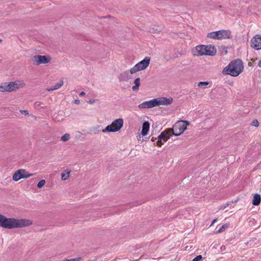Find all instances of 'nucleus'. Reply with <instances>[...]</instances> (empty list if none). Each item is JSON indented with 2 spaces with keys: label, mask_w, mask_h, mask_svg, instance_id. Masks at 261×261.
Listing matches in <instances>:
<instances>
[{
  "label": "nucleus",
  "mask_w": 261,
  "mask_h": 261,
  "mask_svg": "<svg viewBox=\"0 0 261 261\" xmlns=\"http://www.w3.org/2000/svg\"><path fill=\"white\" fill-rule=\"evenodd\" d=\"M202 258V256L201 255H197L194 258L192 261H200Z\"/></svg>",
  "instance_id": "nucleus-27"
},
{
  "label": "nucleus",
  "mask_w": 261,
  "mask_h": 261,
  "mask_svg": "<svg viewBox=\"0 0 261 261\" xmlns=\"http://www.w3.org/2000/svg\"><path fill=\"white\" fill-rule=\"evenodd\" d=\"M63 85V81H60L59 83L55 84L54 86H51L47 89L48 91H53L55 90H57L61 87Z\"/></svg>",
  "instance_id": "nucleus-18"
},
{
  "label": "nucleus",
  "mask_w": 261,
  "mask_h": 261,
  "mask_svg": "<svg viewBox=\"0 0 261 261\" xmlns=\"http://www.w3.org/2000/svg\"><path fill=\"white\" fill-rule=\"evenodd\" d=\"M244 70V65L240 59L231 61L222 70L224 75H230L233 77L238 76Z\"/></svg>",
  "instance_id": "nucleus-2"
},
{
  "label": "nucleus",
  "mask_w": 261,
  "mask_h": 261,
  "mask_svg": "<svg viewBox=\"0 0 261 261\" xmlns=\"http://www.w3.org/2000/svg\"><path fill=\"white\" fill-rule=\"evenodd\" d=\"M230 35L229 31L222 30L209 33L207 34V37L213 39H222L229 38Z\"/></svg>",
  "instance_id": "nucleus-8"
},
{
  "label": "nucleus",
  "mask_w": 261,
  "mask_h": 261,
  "mask_svg": "<svg viewBox=\"0 0 261 261\" xmlns=\"http://www.w3.org/2000/svg\"><path fill=\"white\" fill-rule=\"evenodd\" d=\"M45 180L44 179L41 180L37 184V187L38 188H41L44 185Z\"/></svg>",
  "instance_id": "nucleus-24"
},
{
  "label": "nucleus",
  "mask_w": 261,
  "mask_h": 261,
  "mask_svg": "<svg viewBox=\"0 0 261 261\" xmlns=\"http://www.w3.org/2000/svg\"><path fill=\"white\" fill-rule=\"evenodd\" d=\"M50 58L45 56L37 55L34 57V61L36 65L46 64L49 62Z\"/></svg>",
  "instance_id": "nucleus-12"
},
{
  "label": "nucleus",
  "mask_w": 261,
  "mask_h": 261,
  "mask_svg": "<svg viewBox=\"0 0 261 261\" xmlns=\"http://www.w3.org/2000/svg\"><path fill=\"white\" fill-rule=\"evenodd\" d=\"M85 93L84 92V91H82L81 92L80 94H79V96H83L84 95H85Z\"/></svg>",
  "instance_id": "nucleus-32"
},
{
  "label": "nucleus",
  "mask_w": 261,
  "mask_h": 261,
  "mask_svg": "<svg viewBox=\"0 0 261 261\" xmlns=\"http://www.w3.org/2000/svg\"><path fill=\"white\" fill-rule=\"evenodd\" d=\"M119 78L120 81H127L130 78V76L128 71H124L120 74Z\"/></svg>",
  "instance_id": "nucleus-16"
},
{
  "label": "nucleus",
  "mask_w": 261,
  "mask_h": 261,
  "mask_svg": "<svg viewBox=\"0 0 261 261\" xmlns=\"http://www.w3.org/2000/svg\"><path fill=\"white\" fill-rule=\"evenodd\" d=\"M157 106L161 105L168 106L171 104L173 101V99L171 97H158L156 98Z\"/></svg>",
  "instance_id": "nucleus-13"
},
{
  "label": "nucleus",
  "mask_w": 261,
  "mask_h": 261,
  "mask_svg": "<svg viewBox=\"0 0 261 261\" xmlns=\"http://www.w3.org/2000/svg\"><path fill=\"white\" fill-rule=\"evenodd\" d=\"M2 40L1 39H0V43L2 42Z\"/></svg>",
  "instance_id": "nucleus-37"
},
{
  "label": "nucleus",
  "mask_w": 261,
  "mask_h": 261,
  "mask_svg": "<svg viewBox=\"0 0 261 261\" xmlns=\"http://www.w3.org/2000/svg\"><path fill=\"white\" fill-rule=\"evenodd\" d=\"M70 173V171L69 170H66L63 173H62L61 178L62 180L67 179L69 176Z\"/></svg>",
  "instance_id": "nucleus-20"
},
{
  "label": "nucleus",
  "mask_w": 261,
  "mask_h": 261,
  "mask_svg": "<svg viewBox=\"0 0 261 261\" xmlns=\"http://www.w3.org/2000/svg\"><path fill=\"white\" fill-rule=\"evenodd\" d=\"M157 107L156 98L148 101H145L138 106L139 109H150Z\"/></svg>",
  "instance_id": "nucleus-10"
},
{
  "label": "nucleus",
  "mask_w": 261,
  "mask_h": 261,
  "mask_svg": "<svg viewBox=\"0 0 261 261\" xmlns=\"http://www.w3.org/2000/svg\"><path fill=\"white\" fill-rule=\"evenodd\" d=\"M33 174H29L23 169H19L16 171L13 175V180L17 181L22 178H27L32 176Z\"/></svg>",
  "instance_id": "nucleus-9"
},
{
  "label": "nucleus",
  "mask_w": 261,
  "mask_h": 261,
  "mask_svg": "<svg viewBox=\"0 0 261 261\" xmlns=\"http://www.w3.org/2000/svg\"><path fill=\"white\" fill-rule=\"evenodd\" d=\"M151 141H153V142L154 141L153 138H152Z\"/></svg>",
  "instance_id": "nucleus-36"
},
{
  "label": "nucleus",
  "mask_w": 261,
  "mask_h": 261,
  "mask_svg": "<svg viewBox=\"0 0 261 261\" xmlns=\"http://www.w3.org/2000/svg\"><path fill=\"white\" fill-rule=\"evenodd\" d=\"M251 47L256 50L261 49V36L256 35L251 40Z\"/></svg>",
  "instance_id": "nucleus-11"
},
{
  "label": "nucleus",
  "mask_w": 261,
  "mask_h": 261,
  "mask_svg": "<svg viewBox=\"0 0 261 261\" xmlns=\"http://www.w3.org/2000/svg\"><path fill=\"white\" fill-rule=\"evenodd\" d=\"M217 219H214L211 224V226H212L217 221Z\"/></svg>",
  "instance_id": "nucleus-31"
},
{
  "label": "nucleus",
  "mask_w": 261,
  "mask_h": 261,
  "mask_svg": "<svg viewBox=\"0 0 261 261\" xmlns=\"http://www.w3.org/2000/svg\"><path fill=\"white\" fill-rule=\"evenodd\" d=\"M70 139V135L69 134H64L61 138V140L63 142H66Z\"/></svg>",
  "instance_id": "nucleus-22"
},
{
  "label": "nucleus",
  "mask_w": 261,
  "mask_h": 261,
  "mask_svg": "<svg viewBox=\"0 0 261 261\" xmlns=\"http://www.w3.org/2000/svg\"><path fill=\"white\" fill-rule=\"evenodd\" d=\"M208 84V82H200L198 84V86L200 88L205 87Z\"/></svg>",
  "instance_id": "nucleus-23"
},
{
  "label": "nucleus",
  "mask_w": 261,
  "mask_h": 261,
  "mask_svg": "<svg viewBox=\"0 0 261 261\" xmlns=\"http://www.w3.org/2000/svg\"><path fill=\"white\" fill-rule=\"evenodd\" d=\"M94 100H90L89 103H93L94 102Z\"/></svg>",
  "instance_id": "nucleus-35"
},
{
  "label": "nucleus",
  "mask_w": 261,
  "mask_h": 261,
  "mask_svg": "<svg viewBox=\"0 0 261 261\" xmlns=\"http://www.w3.org/2000/svg\"><path fill=\"white\" fill-rule=\"evenodd\" d=\"M80 102V100L78 99H76L74 101V103L76 104H79Z\"/></svg>",
  "instance_id": "nucleus-33"
},
{
  "label": "nucleus",
  "mask_w": 261,
  "mask_h": 261,
  "mask_svg": "<svg viewBox=\"0 0 261 261\" xmlns=\"http://www.w3.org/2000/svg\"><path fill=\"white\" fill-rule=\"evenodd\" d=\"M20 112L22 114H23L24 115H29V112L27 110H20Z\"/></svg>",
  "instance_id": "nucleus-29"
},
{
  "label": "nucleus",
  "mask_w": 261,
  "mask_h": 261,
  "mask_svg": "<svg viewBox=\"0 0 261 261\" xmlns=\"http://www.w3.org/2000/svg\"><path fill=\"white\" fill-rule=\"evenodd\" d=\"M165 59H166V60H168V58H165Z\"/></svg>",
  "instance_id": "nucleus-38"
},
{
  "label": "nucleus",
  "mask_w": 261,
  "mask_h": 261,
  "mask_svg": "<svg viewBox=\"0 0 261 261\" xmlns=\"http://www.w3.org/2000/svg\"><path fill=\"white\" fill-rule=\"evenodd\" d=\"M260 196L259 194H255L253 198L252 204L254 205H258L260 203Z\"/></svg>",
  "instance_id": "nucleus-17"
},
{
  "label": "nucleus",
  "mask_w": 261,
  "mask_h": 261,
  "mask_svg": "<svg viewBox=\"0 0 261 261\" xmlns=\"http://www.w3.org/2000/svg\"><path fill=\"white\" fill-rule=\"evenodd\" d=\"M156 145L160 147L162 145L163 143L162 142V141L161 140H158L156 142Z\"/></svg>",
  "instance_id": "nucleus-30"
},
{
  "label": "nucleus",
  "mask_w": 261,
  "mask_h": 261,
  "mask_svg": "<svg viewBox=\"0 0 261 261\" xmlns=\"http://www.w3.org/2000/svg\"><path fill=\"white\" fill-rule=\"evenodd\" d=\"M82 259V258L80 257H76L75 258L71 259H65L63 261H80Z\"/></svg>",
  "instance_id": "nucleus-26"
},
{
  "label": "nucleus",
  "mask_w": 261,
  "mask_h": 261,
  "mask_svg": "<svg viewBox=\"0 0 261 261\" xmlns=\"http://www.w3.org/2000/svg\"><path fill=\"white\" fill-rule=\"evenodd\" d=\"M123 125V119L122 118H118L113 121L111 124L108 125L102 132L103 133L116 132L122 127Z\"/></svg>",
  "instance_id": "nucleus-6"
},
{
  "label": "nucleus",
  "mask_w": 261,
  "mask_h": 261,
  "mask_svg": "<svg viewBox=\"0 0 261 261\" xmlns=\"http://www.w3.org/2000/svg\"><path fill=\"white\" fill-rule=\"evenodd\" d=\"M23 83L20 81H16L9 83H3L0 84V92H12L23 86Z\"/></svg>",
  "instance_id": "nucleus-4"
},
{
  "label": "nucleus",
  "mask_w": 261,
  "mask_h": 261,
  "mask_svg": "<svg viewBox=\"0 0 261 261\" xmlns=\"http://www.w3.org/2000/svg\"><path fill=\"white\" fill-rule=\"evenodd\" d=\"M135 85L133 86L132 89L134 91H138L140 85V78H137L134 81Z\"/></svg>",
  "instance_id": "nucleus-19"
},
{
  "label": "nucleus",
  "mask_w": 261,
  "mask_h": 261,
  "mask_svg": "<svg viewBox=\"0 0 261 261\" xmlns=\"http://www.w3.org/2000/svg\"><path fill=\"white\" fill-rule=\"evenodd\" d=\"M150 124L148 121H145L143 123L141 134L142 136L147 135L149 129Z\"/></svg>",
  "instance_id": "nucleus-15"
},
{
  "label": "nucleus",
  "mask_w": 261,
  "mask_h": 261,
  "mask_svg": "<svg viewBox=\"0 0 261 261\" xmlns=\"http://www.w3.org/2000/svg\"><path fill=\"white\" fill-rule=\"evenodd\" d=\"M258 66L260 68H261V60H260V61L258 62Z\"/></svg>",
  "instance_id": "nucleus-34"
},
{
  "label": "nucleus",
  "mask_w": 261,
  "mask_h": 261,
  "mask_svg": "<svg viewBox=\"0 0 261 261\" xmlns=\"http://www.w3.org/2000/svg\"><path fill=\"white\" fill-rule=\"evenodd\" d=\"M189 124V122L186 120L178 121L173 126L172 129L169 130H171V135L178 136L187 129V127Z\"/></svg>",
  "instance_id": "nucleus-5"
},
{
  "label": "nucleus",
  "mask_w": 261,
  "mask_h": 261,
  "mask_svg": "<svg viewBox=\"0 0 261 261\" xmlns=\"http://www.w3.org/2000/svg\"><path fill=\"white\" fill-rule=\"evenodd\" d=\"M216 49L212 45H199L192 49V53L194 56H213L216 54Z\"/></svg>",
  "instance_id": "nucleus-3"
},
{
  "label": "nucleus",
  "mask_w": 261,
  "mask_h": 261,
  "mask_svg": "<svg viewBox=\"0 0 261 261\" xmlns=\"http://www.w3.org/2000/svg\"><path fill=\"white\" fill-rule=\"evenodd\" d=\"M232 202H227L226 203H225L224 205H222L220 206L219 210H224L225 208H226L228 206L231 204Z\"/></svg>",
  "instance_id": "nucleus-25"
},
{
  "label": "nucleus",
  "mask_w": 261,
  "mask_h": 261,
  "mask_svg": "<svg viewBox=\"0 0 261 261\" xmlns=\"http://www.w3.org/2000/svg\"><path fill=\"white\" fill-rule=\"evenodd\" d=\"M150 61V58L148 57H146L143 60L136 64L130 69V73L134 74L137 71L145 69L149 66Z\"/></svg>",
  "instance_id": "nucleus-7"
},
{
  "label": "nucleus",
  "mask_w": 261,
  "mask_h": 261,
  "mask_svg": "<svg viewBox=\"0 0 261 261\" xmlns=\"http://www.w3.org/2000/svg\"><path fill=\"white\" fill-rule=\"evenodd\" d=\"M229 226V224H225L223 225L217 231V233H221L225 230V229L228 228Z\"/></svg>",
  "instance_id": "nucleus-21"
},
{
  "label": "nucleus",
  "mask_w": 261,
  "mask_h": 261,
  "mask_svg": "<svg viewBox=\"0 0 261 261\" xmlns=\"http://www.w3.org/2000/svg\"><path fill=\"white\" fill-rule=\"evenodd\" d=\"M251 124H252V126H258V125H259V123H258V121L257 120H254L252 121Z\"/></svg>",
  "instance_id": "nucleus-28"
},
{
  "label": "nucleus",
  "mask_w": 261,
  "mask_h": 261,
  "mask_svg": "<svg viewBox=\"0 0 261 261\" xmlns=\"http://www.w3.org/2000/svg\"><path fill=\"white\" fill-rule=\"evenodd\" d=\"M31 221L27 219H17L7 218L0 214V226L5 228L12 229L29 226Z\"/></svg>",
  "instance_id": "nucleus-1"
},
{
  "label": "nucleus",
  "mask_w": 261,
  "mask_h": 261,
  "mask_svg": "<svg viewBox=\"0 0 261 261\" xmlns=\"http://www.w3.org/2000/svg\"><path fill=\"white\" fill-rule=\"evenodd\" d=\"M171 130L164 131L158 137V140L163 141L164 142L167 141L171 137Z\"/></svg>",
  "instance_id": "nucleus-14"
}]
</instances>
